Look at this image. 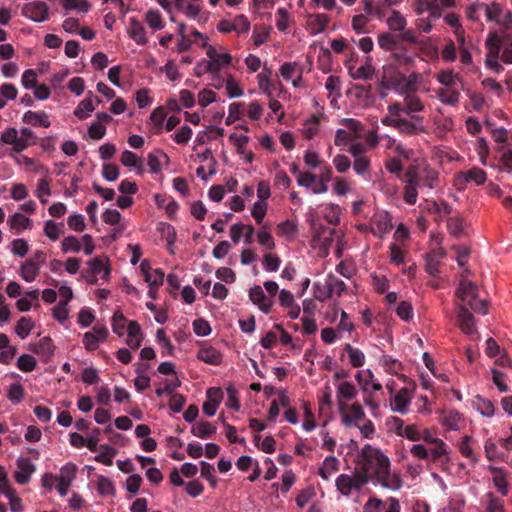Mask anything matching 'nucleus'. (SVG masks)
Here are the masks:
<instances>
[{"label":"nucleus","instance_id":"72a5a7b5","mask_svg":"<svg viewBox=\"0 0 512 512\" xmlns=\"http://www.w3.org/2000/svg\"><path fill=\"white\" fill-rule=\"evenodd\" d=\"M99 453L94 457V460L100 462L106 466L113 464V458L117 454V450L109 445H101Z\"/></svg>","mask_w":512,"mask_h":512},{"label":"nucleus","instance_id":"a19ab883","mask_svg":"<svg viewBox=\"0 0 512 512\" xmlns=\"http://www.w3.org/2000/svg\"><path fill=\"white\" fill-rule=\"evenodd\" d=\"M437 80L446 88H456L457 83L460 82V76L451 70H445L438 73Z\"/></svg>","mask_w":512,"mask_h":512},{"label":"nucleus","instance_id":"ea45409f","mask_svg":"<svg viewBox=\"0 0 512 512\" xmlns=\"http://www.w3.org/2000/svg\"><path fill=\"white\" fill-rule=\"evenodd\" d=\"M64 224L47 220L44 224V233L52 241H56L64 233Z\"/></svg>","mask_w":512,"mask_h":512},{"label":"nucleus","instance_id":"2eb2a0df","mask_svg":"<svg viewBox=\"0 0 512 512\" xmlns=\"http://www.w3.org/2000/svg\"><path fill=\"white\" fill-rule=\"evenodd\" d=\"M403 100L405 105V115L410 117H412V115H419L418 113L423 111L425 108L421 99L413 93L406 94Z\"/></svg>","mask_w":512,"mask_h":512},{"label":"nucleus","instance_id":"f3484780","mask_svg":"<svg viewBox=\"0 0 512 512\" xmlns=\"http://www.w3.org/2000/svg\"><path fill=\"white\" fill-rule=\"evenodd\" d=\"M501 42L502 39L497 35V33H489L485 41V46L488 50L485 59H495L500 57Z\"/></svg>","mask_w":512,"mask_h":512},{"label":"nucleus","instance_id":"49530a36","mask_svg":"<svg viewBox=\"0 0 512 512\" xmlns=\"http://www.w3.org/2000/svg\"><path fill=\"white\" fill-rule=\"evenodd\" d=\"M484 448L486 457L489 461L504 459V453L499 451L497 444L492 439H488L485 442Z\"/></svg>","mask_w":512,"mask_h":512},{"label":"nucleus","instance_id":"e433bc0d","mask_svg":"<svg viewBox=\"0 0 512 512\" xmlns=\"http://www.w3.org/2000/svg\"><path fill=\"white\" fill-rule=\"evenodd\" d=\"M318 131L319 118L315 115L306 120L301 128L302 135L308 140L312 139L318 133Z\"/></svg>","mask_w":512,"mask_h":512},{"label":"nucleus","instance_id":"6e6552de","mask_svg":"<svg viewBox=\"0 0 512 512\" xmlns=\"http://www.w3.org/2000/svg\"><path fill=\"white\" fill-rule=\"evenodd\" d=\"M458 326L461 331L465 334H473L475 329V318L472 313L469 311V308L466 305H459V311L457 315Z\"/></svg>","mask_w":512,"mask_h":512},{"label":"nucleus","instance_id":"338daca9","mask_svg":"<svg viewBox=\"0 0 512 512\" xmlns=\"http://www.w3.org/2000/svg\"><path fill=\"white\" fill-rule=\"evenodd\" d=\"M232 24L233 27H235L234 31L238 33H248L250 29V21L243 14L236 16L232 21Z\"/></svg>","mask_w":512,"mask_h":512},{"label":"nucleus","instance_id":"4468645a","mask_svg":"<svg viewBox=\"0 0 512 512\" xmlns=\"http://www.w3.org/2000/svg\"><path fill=\"white\" fill-rule=\"evenodd\" d=\"M434 448L430 449L429 456L431 460L435 463L445 464L448 463V449L447 444L439 439L438 441H434Z\"/></svg>","mask_w":512,"mask_h":512},{"label":"nucleus","instance_id":"cd10ccee","mask_svg":"<svg viewBox=\"0 0 512 512\" xmlns=\"http://www.w3.org/2000/svg\"><path fill=\"white\" fill-rule=\"evenodd\" d=\"M439 100L446 105L455 106L460 99V92L457 88H442L438 91Z\"/></svg>","mask_w":512,"mask_h":512},{"label":"nucleus","instance_id":"aec40b11","mask_svg":"<svg viewBox=\"0 0 512 512\" xmlns=\"http://www.w3.org/2000/svg\"><path fill=\"white\" fill-rule=\"evenodd\" d=\"M130 37L139 45L147 43L146 30L140 21L135 18L130 19Z\"/></svg>","mask_w":512,"mask_h":512},{"label":"nucleus","instance_id":"0e129e2a","mask_svg":"<svg viewBox=\"0 0 512 512\" xmlns=\"http://www.w3.org/2000/svg\"><path fill=\"white\" fill-rule=\"evenodd\" d=\"M447 227L449 232L454 236H460L463 232L464 223L459 217H450L447 220Z\"/></svg>","mask_w":512,"mask_h":512},{"label":"nucleus","instance_id":"c03bdc74","mask_svg":"<svg viewBox=\"0 0 512 512\" xmlns=\"http://www.w3.org/2000/svg\"><path fill=\"white\" fill-rule=\"evenodd\" d=\"M406 19L400 14V12L393 10L391 15L387 19V25L389 29L393 31H401L406 27Z\"/></svg>","mask_w":512,"mask_h":512},{"label":"nucleus","instance_id":"6ab92c4d","mask_svg":"<svg viewBox=\"0 0 512 512\" xmlns=\"http://www.w3.org/2000/svg\"><path fill=\"white\" fill-rule=\"evenodd\" d=\"M330 22V17L326 14H312L308 18V26L313 34L322 33Z\"/></svg>","mask_w":512,"mask_h":512},{"label":"nucleus","instance_id":"9b49d317","mask_svg":"<svg viewBox=\"0 0 512 512\" xmlns=\"http://www.w3.org/2000/svg\"><path fill=\"white\" fill-rule=\"evenodd\" d=\"M324 289L328 290V293L325 295L323 294L321 298H330L334 294L341 296L346 290V284L334 274L330 273L325 279Z\"/></svg>","mask_w":512,"mask_h":512},{"label":"nucleus","instance_id":"dca6fc26","mask_svg":"<svg viewBox=\"0 0 512 512\" xmlns=\"http://www.w3.org/2000/svg\"><path fill=\"white\" fill-rule=\"evenodd\" d=\"M197 358L210 365H219L222 362V354L211 346L200 348Z\"/></svg>","mask_w":512,"mask_h":512},{"label":"nucleus","instance_id":"a211bd4d","mask_svg":"<svg viewBox=\"0 0 512 512\" xmlns=\"http://www.w3.org/2000/svg\"><path fill=\"white\" fill-rule=\"evenodd\" d=\"M40 272V266L35 260H26L20 267V276L26 282H33Z\"/></svg>","mask_w":512,"mask_h":512},{"label":"nucleus","instance_id":"7ed1b4c3","mask_svg":"<svg viewBox=\"0 0 512 512\" xmlns=\"http://www.w3.org/2000/svg\"><path fill=\"white\" fill-rule=\"evenodd\" d=\"M423 116L421 115H412L410 119L400 117L398 119V124L396 130L405 136H413L417 134L426 133L427 130L422 124Z\"/></svg>","mask_w":512,"mask_h":512},{"label":"nucleus","instance_id":"4d7b16f0","mask_svg":"<svg viewBox=\"0 0 512 512\" xmlns=\"http://www.w3.org/2000/svg\"><path fill=\"white\" fill-rule=\"evenodd\" d=\"M206 73L218 75L214 69V62H210L209 60H201L194 67V75L196 77H201Z\"/></svg>","mask_w":512,"mask_h":512},{"label":"nucleus","instance_id":"6e6d98bb","mask_svg":"<svg viewBox=\"0 0 512 512\" xmlns=\"http://www.w3.org/2000/svg\"><path fill=\"white\" fill-rule=\"evenodd\" d=\"M60 2L66 10L76 9L85 13L90 9V4L87 0H61Z\"/></svg>","mask_w":512,"mask_h":512},{"label":"nucleus","instance_id":"a878e982","mask_svg":"<svg viewBox=\"0 0 512 512\" xmlns=\"http://www.w3.org/2000/svg\"><path fill=\"white\" fill-rule=\"evenodd\" d=\"M394 421L398 423L396 433L400 436L406 437L411 441H419L421 439V433L419 432L416 425H407L402 431L403 421L399 418H394Z\"/></svg>","mask_w":512,"mask_h":512},{"label":"nucleus","instance_id":"f03ea898","mask_svg":"<svg viewBox=\"0 0 512 512\" xmlns=\"http://www.w3.org/2000/svg\"><path fill=\"white\" fill-rule=\"evenodd\" d=\"M457 296L463 302L462 305H466L477 313L487 314V302L478 298V287L474 282L466 279L461 280Z\"/></svg>","mask_w":512,"mask_h":512},{"label":"nucleus","instance_id":"39448f33","mask_svg":"<svg viewBox=\"0 0 512 512\" xmlns=\"http://www.w3.org/2000/svg\"><path fill=\"white\" fill-rule=\"evenodd\" d=\"M201 47L206 48V55L210 62H214V69L217 74H219L222 67L231 64L232 56L229 53H220L214 46L209 45L207 42H203Z\"/></svg>","mask_w":512,"mask_h":512},{"label":"nucleus","instance_id":"e2e57ef3","mask_svg":"<svg viewBox=\"0 0 512 512\" xmlns=\"http://www.w3.org/2000/svg\"><path fill=\"white\" fill-rule=\"evenodd\" d=\"M193 331L197 336H207L211 333V327L208 321L198 318L193 321Z\"/></svg>","mask_w":512,"mask_h":512},{"label":"nucleus","instance_id":"052dcab7","mask_svg":"<svg viewBox=\"0 0 512 512\" xmlns=\"http://www.w3.org/2000/svg\"><path fill=\"white\" fill-rule=\"evenodd\" d=\"M406 184L421 187V174L418 165H411L406 170Z\"/></svg>","mask_w":512,"mask_h":512},{"label":"nucleus","instance_id":"9d476101","mask_svg":"<svg viewBox=\"0 0 512 512\" xmlns=\"http://www.w3.org/2000/svg\"><path fill=\"white\" fill-rule=\"evenodd\" d=\"M446 256V251L443 248H438L428 253L425 257V270L431 276H436L439 273L438 266L441 259Z\"/></svg>","mask_w":512,"mask_h":512},{"label":"nucleus","instance_id":"f704fd0d","mask_svg":"<svg viewBox=\"0 0 512 512\" xmlns=\"http://www.w3.org/2000/svg\"><path fill=\"white\" fill-rule=\"evenodd\" d=\"M365 416L364 410L359 404H352L348 413H344L342 421L346 426H351L353 421H359Z\"/></svg>","mask_w":512,"mask_h":512},{"label":"nucleus","instance_id":"13d9d810","mask_svg":"<svg viewBox=\"0 0 512 512\" xmlns=\"http://www.w3.org/2000/svg\"><path fill=\"white\" fill-rule=\"evenodd\" d=\"M423 175H421V186H426L430 189L436 186L438 181V174L433 169L426 167L423 170Z\"/></svg>","mask_w":512,"mask_h":512},{"label":"nucleus","instance_id":"bf43d9fd","mask_svg":"<svg viewBox=\"0 0 512 512\" xmlns=\"http://www.w3.org/2000/svg\"><path fill=\"white\" fill-rule=\"evenodd\" d=\"M7 397L14 404L20 403L24 397V388L19 383L11 384L8 389Z\"/></svg>","mask_w":512,"mask_h":512},{"label":"nucleus","instance_id":"58836bf2","mask_svg":"<svg viewBox=\"0 0 512 512\" xmlns=\"http://www.w3.org/2000/svg\"><path fill=\"white\" fill-rule=\"evenodd\" d=\"M376 482L381 484L382 487L392 490H398L402 486L400 476L398 474L390 475V468L386 471L383 479L379 478Z\"/></svg>","mask_w":512,"mask_h":512},{"label":"nucleus","instance_id":"680f3d73","mask_svg":"<svg viewBox=\"0 0 512 512\" xmlns=\"http://www.w3.org/2000/svg\"><path fill=\"white\" fill-rule=\"evenodd\" d=\"M63 252H79L81 250V243L75 236H67L61 243Z\"/></svg>","mask_w":512,"mask_h":512},{"label":"nucleus","instance_id":"f257e3e1","mask_svg":"<svg viewBox=\"0 0 512 512\" xmlns=\"http://www.w3.org/2000/svg\"><path fill=\"white\" fill-rule=\"evenodd\" d=\"M357 465L377 481L379 478L383 479L390 468V461L380 449L366 444L358 455Z\"/></svg>","mask_w":512,"mask_h":512},{"label":"nucleus","instance_id":"1a4fd4ad","mask_svg":"<svg viewBox=\"0 0 512 512\" xmlns=\"http://www.w3.org/2000/svg\"><path fill=\"white\" fill-rule=\"evenodd\" d=\"M250 300L258 305L259 309L264 313H269L272 307V300L267 298L262 287L255 285L249 291Z\"/></svg>","mask_w":512,"mask_h":512},{"label":"nucleus","instance_id":"473e14b6","mask_svg":"<svg viewBox=\"0 0 512 512\" xmlns=\"http://www.w3.org/2000/svg\"><path fill=\"white\" fill-rule=\"evenodd\" d=\"M191 432L196 437L206 439L211 437L216 432V427L210 422L201 421L192 427Z\"/></svg>","mask_w":512,"mask_h":512},{"label":"nucleus","instance_id":"69168bd1","mask_svg":"<svg viewBox=\"0 0 512 512\" xmlns=\"http://www.w3.org/2000/svg\"><path fill=\"white\" fill-rule=\"evenodd\" d=\"M143 480L139 474H132L126 480V490L130 494H137Z\"/></svg>","mask_w":512,"mask_h":512},{"label":"nucleus","instance_id":"bb28decb","mask_svg":"<svg viewBox=\"0 0 512 512\" xmlns=\"http://www.w3.org/2000/svg\"><path fill=\"white\" fill-rule=\"evenodd\" d=\"M8 223L12 229L16 230L17 233L32 227V220L22 213H15L10 216Z\"/></svg>","mask_w":512,"mask_h":512},{"label":"nucleus","instance_id":"5fc2aeb1","mask_svg":"<svg viewBox=\"0 0 512 512\" xmlns=\"http://www.w3.org/2000/svg\"><path fill=\"white\" fill-rule=\"evenodd\" d=\"M3 493L9 499L10 510L12 512H21L23 510L22 500L15 494L12 488L3 489Z\"/></svg>","mask_w":512,"mask_h":512},{"label":"nucleus","instance_id":"5701e85b","mask_svg":"<svg viewBox=\"0 0 512 512\" xmlns=\"http://www.w3.org/2000/svg\"><path fill=\"white\" fill-rule=\"evenodd\" d=\"M338 469V459L334 456H327L324 459L322 466L319 468L318 473L324 480H328L333 473L338 471Z\"/></svg>","mask_w":512,"mask_h":512},{"label":"nucleus","instance_id":"ddd939ff","mask_svg":"<svg viewBox=\"0 0 512 512\" xmlns=\"http://www.w3.org/2000/svg\"><path fill=\"white\" fill-rule=\"evenodd\" d=\"M392 228L390 216L385 214L375 215L372 219L371 232L374 235L383 237Z\"/></svg>","mask_w":512,"mask_h":512},{"label":"nucleus","instance_id":"7c9ffc66","mask_svg":"<svg viewBox=\"0 0 512 512\" xmlns=\"http://www.w3.org/2000/svg\"><path fill=\"white\" fill-rule=\"evenodd\" d=\"M337 490L344 496H350L354 488L352 476L348 474H340L335 481Z\"/></svg>","mask_w":512,"mask_h":512},{"label":"nucleus","instance_id":"f8f14e48","mask_svg":"<svg viewBox=\"0 0 512 512\" xmlns=\"http://www.w3.org/2000/svg\"><path fill=\"white\" fill-rule=\"evenodd\" d=\"M356 394H357L356 388L352 383L341 382L338 385L337 398H338L339 410L341 413H344V411L347 409V406L342 401V399L352 400L355 398Z\"/></svg>","mask_w":512,"mask_h":512},{"label":"nucleus","instance_id":"393cba45","mask_svg":"<svg viewBox=\"0 0 512 512\" xmlns=\"http://www.w3.org/2000/svg\"><path fill=\"white\" fill-rule=\"evenodd\" d=\"M409 403V390L407 388H402L394 396V407L392 409L400 414H406Z\"/></svg>","mask_w":512,"mask_h":512},{"label":"nucleus","instance_id":"c9c22d12","mask_svg":"<svg viewBox=\"0 0 512 512\" xmlns=\"http://www.w3.org/2000/svg\"><path fill=\"white\" fill-rule=\"evenodd\" d=\"M474 406L483 416L491 417L494 415L495 408L489 399L477 395L474 399Z\"/></svg>","mask_w":512,"mask_h":512},{"label":"nucleus","instance_id":"c85d7f7f","mask_svg":"<svg viewBox=\"0 0 512 512\" xmlns=\"http://www.w3.org/2000/svg\"><path fill=\"white\" fill-rule=\"evenodd\" d=\"M489 470L493 474V482L498 491L506 496L508 493V483L506 481L505 472L501 468L489 467Z\"/></svg>","mask_w":512,"mask_h":512},{"label":"nucleus","instance_id":"20e7f679","mask_svg":"<svg viewBox=\"0 0 512 512\" xmlns=\"http://www.w3.org/2000/svg\"><path fill=\"white\" fill-rule=\"evenodd\" d=\"M48 5L42 1L27 3L22 8V15L34 22H44L48 19Z\"/></svg>","mask_w":512,"mask_h":512},{"label":"nucleus","instance_id":"b1692460","mask_svg":"<svg viewBox=\"0 0 512 512\" xmlns=\"http://www.w3.org/2000/svg\"><path fill=\"white\" fill-rule=\"evenodd\" d=\"M302 67L297 62H286L280 67V74L285 80L297 77L302 79Z\"/></svg>","mask_w":512,"mask_h":512},{"label":"nucleus","instance_id":"8fccbe9b","mask_svg":"<svg viewBox=\"0 0 512 512\" xmlns=\"http://www.w3.org/2000/svg\"><path fill=\"white\" fill-rule=\"evenodd\" d=\"M37 361L30 354H23L17 360V367L22 372H31L36 368Z\"/></svg>","mask_w":512,"mask_h":512},{"label":"nucleus","instance_id":"603ef678","mask_svg":"<svg viewBox=\"0 0 512 512\" xmlns=\"http://www.w3.org/2000/svg\"><path fill=\"white\" fill-rule=\"evenodd\" d=\"M371 479L374 478L365 470L361 469L360 466H358V468L355 470L354 476H352L355 490H360Z\"/></svg>","mask_w":512,"mask_h":512},{"label":"nucleus","instance_id":"de8ad7c7","mask_svg":"<svg viewBox=\"0 0 512 512\" xmlns=\"http://www.w3.org/2000/svg\"><path fill=\"white\" fill-rule=\"evenodd\" d=\"M485 497L487 499V512H504V501L502 499L496 497L492 492H488Z\"/></svg>","mask_w":512,"mask_h":512},{"label":"nucleus","instance_id":"774afa93","mask_svg":"<svg viewBox=\"0 0 512 512\" xmlns=\"http://www.w3.org/2000/svg\"><path fill=\"white\" fill-rule=\"evenodd\" d=\"M165 274L160 268L155 269L150 276H147L146 282L151 288L157 289L164 282Z\"/></svg>","mask_w":512,"mask_h":512},{"label":"nucleus","instance_id":"864d4df0","mask_svg":"<svg viewBox=\"0 0 512 512\" xmlns=\"http://www.w3.org/2000/svg\"><path fill=\"white\" fill-rule=\"evenodd\" d=\"M126 318L123 313L117 310L112 317V330L118 336H122L125 330Z\"/></svg>","mask_w":512,"mask_h":512},{"label":"nucleus","instance_id":"423d86ee","mask_svg":"<svg viewBox=\"0 0 512 512\" xmlns=\"http://www.w3.org/2000/svg\"><path fill=\"white\" fill-rule=\"evenodd\" d=\"M487 180L486 172L479 167H472L467 171H461L457 174L456 181L458 184H467L474 182L476 185H483Z\"/></svg>","mask_w":512,"mask_h":512},{"label":"nucleus","instance_id":"4c0bfd02","mask_svg":"<svg viewBox=\"0 0 512 512\" xmlns=\"http://www.w3.org/2000/svg\"><path fill=\"white\" fill-rule=\"evenodd\" d=\"M97 490L101 496H115L116 494L114 482L103 475L98 476Z\"/></svg>","mask_w":512,"mask_h":512},{"label":"nucleus","instance_id":"3c124183","mask_svg":"<svg viewBox=\"0 0 512 512\" xmlns=\"http://www.w3.org/2000/svg\"><path fill=\"white\" fill-rule=\"evenodd\" d=\"M145 19L150 28L154 30H160L164 28V22L161 13L158 10H149L146 13Z\"/></svg>","mask_w":512,"mask_h":512},{"label":"nucleus","instance_id":"2f4dec72","mask_svg":"<svg viewBox=\"0 0 512 512\" xmlns=\"http://www.w3.org/2000/svg\"><path fill=\"white\" fill-rule=\"evenodd\" d=\"M344 351L348 354L350 364L353 367L359 368V367H362L364 365V363H365V355H364V353L361 350H359L357 348H354L349 343H346L344 345Z\"/></svg>","mask_w":512,"mask_h":512},{"label":"nucleus","instance_id":"4be33fe9","mask_svg":"<svg viewBox=\"0 0 512 512\" xmlns=\"http://www.w3.org/2000/svg\"><path fill=\"white\" fill-rule=\"evenodd\" d=\"M23 122L31 124L33 126L49 127L50 121L48 115L45 112H34L27 111L23 116Z\"/></svg>","mask_w":512,"mask_h":512},{"label":"nucleus","instance_id":"a18cd8bd","mask_svg":"<svg viewBox=\"0 0 512 512\" xmlns=\"http://www.w3.org/2000/svg\"><path fill=\"white\" fill-rule=\"evenodd\" d=\"M460 421L461 414L456 410H451L443 416L441 423L450 430H458Z\"/></svg>","mask_w":512,"mask_h":512},{"label":"nucleus","instance_id":"79ce46f5","mask_svg":"<svg viewBox=\"0 0 512 512\" xmlns=\"http://www.w3.org/2000/svg\"><path fill=\"white\" fill-rule=\"evenodd\" d=\"M90 273L97 276L103 272L102 278L108 279L110 275L109 266H105L100 258H94L88 262Z\"/></svg>","mask_w":512,"mask_h":512},{"label":"nucleus","instance_id":"c756f323","mask_svg":"<svg viewBox=\"0 0 512 512\" xmlns=\"http://www.w3.org/2000/svg\"><path fill=\"white\" fill-rule=\"evenodd\" d=\"M55 346L50 337L41 338L38 343L34 345L33 352L45 358H50L54 353Z\"/></svg>","mask_w":512,"mask_h":512},{"label":"nucleus","instance_id":"412c9836","mask_svg":"<svg viewBox=\"0 0 512 512\" xmlns=\"http://www.w3.org/2000/svg\"><path fill=\"white\" fill-rule=\"evenodd\" d=\"M93 93L89 91L87 97L83 99L74 110V115L79 119H86L93 111Z\"/></svg>","mask_w":512,"mask_h":512},{"label":"nucleus","instance_id":"0eeeda50","mask_svg":"<svg viewBox=\"0 0 512 512\" xmlns=\"http://www.w3.org/2000/svg\"><path fill=\"white\" fill-rule=\"evenodd\" d=\"M35 471L34 464L29 458L21 457L17 460V470L15 472V480L17 483L24 485L30 481L31 475Z\"/></svg>","mask_w":512,"mask_h":512},{"label":"nucleus","instance_id":"09e8293b","mask_svg":"<svg viewBox=\"0 0 512 512\" xmlns=\"http://www.w3.org/2000/svg\"><path fill=\"white\" fill-rule=\"evenodd\" d=\"M33 326L34 324L30 318L21 317L17 322L15 332L21 339H25L33 329Z\"/></svg>","mask_w":512,"mask_h":512},{"label":"nucleus","instance_id":"37998d69","mask_svg":"<svg viewBox=\"0 0 512 512\" xmlns=\"http://www.w3.org/2000/svg\"><path fill=\"white\" fill-rule=\"evenodd\" d=\"M398 43V36H393L390 33H381L378 36V44L380 48H382L385 51L394 50L397 47Z\"/></svg>","mask_w":512,"mask_h":512}]
</instances>
